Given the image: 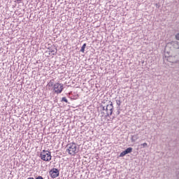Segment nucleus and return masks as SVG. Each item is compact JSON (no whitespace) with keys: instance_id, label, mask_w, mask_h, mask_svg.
Masks as SVG:
<instances>
[{"instance_id":"7ed1b4c3","label":"nucleus","mask_w":179,"mask_h":179,"mask_svg":"<svg viewBox=\"0 0 179 179\" xmlns=\"http://www.w3.org/2000/svg\"><path fill=\"white\" fill-rule=\"evenodd\" d=\"M108 103L109 104L106 105V115H105L106 118H107V117L113 115V112L114 111V106L113 105V102L111 101H109Z\"/></svg>"},{"instance_id":"f3484780","label":"nucleus","mask_w":179,"mask_h":179,"mask_svg":"<svg viewBox=\"0 0 179 179\" xmlns=\"http://www.w3.org/2000/svg\"><path fill=\"white\" fill-rule=\"evenodd\" d=\"M120 110H121V107H117V115H119V114H120Z\"/></svg>"},{"instance_id":"1a4fd4ad","label":"nucleus","mask_w":179,"mask_h":179,"mask_svg":"<svg viewBox=\"0 0 179 179\" xmlns=\"http://www.w3.org/2000/svg\"><path fill=\"white\" fill-rule=\"evenodd\" d=\"M86 45H87V44L86 43H84L83 45V46L81 47V49H80V52H85V48H86Z\"/></svg>"},{"instance_id":"39448f33","label":"nucleus","mask_w":179,"mask_h":179,"mask_svg":"<svg viewBox=\"0 0 179 179\" xmlns=\"http://www.w3.org/2000/svg\"><path fill=\"white\" fill-rule=\"evenodd\" d=\"M49 174L52 178H57V177H59V170L57 168H53L50 171Z\"/></svg>"},{"instance_id":"6ab92c4d","label":"nucleus","mask_w":179,"mask_h":179,"mask_svg":"<svg viewBox=\"0 0 179 179\" xmlns=\"http://www.w3.org/2000/svg\"><path fill=\"white\" fill-rule=\"evenodd\" d=\"M101 114H105V113L104 112H101Z\"/></svg>"},{"instance_id":"f8f14e48","label":"nucleus","mask_w":179,"mask_h":179,"mask_svg":"<svg viewBox=\"0 0 179 179\" xmlns=\"http://www.w3.org/2000/svg\"><path fill=\"white\" fill-rule=\"evenodd\" d=\"M116 103H117V106L120 107V106H121V99H116Z\"/></svg>"},{"instance_id":"423d86ee","label":"nucleus","mask_w":179,"mask_h":179,"mask_svg":"<svg viewBox=\"0 0 179 179\" xmlns=\"http://www.w3.org/2000/svg\"><path fill=\"white\" fill-rule=\"evenodd\" d=\"M134 149L131 147L127 148L124 151L122 152L119 156V157H124L126 155H129V153H132V150Z\"/></svg>"},{"instance_id":"aec40b11","label":"nucleus","mask_w":179,"mask_h":179,"mask_svg":"<svg viewBox=\"0 0 179 179\" xmlns=\"http://www.w3.org/2000/svg\"><path fill=\"white\" fill-rule=\"evenodd\" d=\"M16 1H22V0H16Z\"/></svg>"},{"instance_id":"6e6552de","label":"nucleus","mask_w":179,"mask_h":179,"mask_svg":"<svg viewBox=\"0 0 179 179\" xmlns=\"http://www.w3.org/2000/svg\"><path fill=\"white\" fill-rule=\"evenodd\" d=\"M139 139V137L138 136V134H135L134 136H131V142H136Z\"/></svg>"},{"instance_id":"20e7f679","label":"nucleus","mask_w":179,"mask_h":179,"mask_svg":"<svg viewBox=\"0 0 179 179\" xmlns=\"http://www.w3.org/2000/svg\"><path fill=\"white\" fill-rule=\"evenodd\" d=\"M53 90L55 91V93H56L57 94L62 93V90H64V85L59 84V83H56L53 85Z\"/></svg>"},{"instance_id":"a211bd4d","label":"nucleus","mask_w":179,"mask_h":179,"mask_svg":"<svg viewBox=\"0 0 179 179\" xmlns=\"http://www.w3.org/2000/svg\"><path fill=\"white\" fill-rule=\"evenodd\" d=\"M176 38L179 41V33L176 35Z\"/></svg>"},{"instance_id":"0eeeda50","label":"nucleus","mask_w":179,"mask_h":179,"mask_svg":"<svg viewBox=\"0 0 179 179\" xmlns=\"http://www.w3.org/2000/svg\"><path fill=\"white\" fill-rule=\"evenodd\" d=\"M48 50H49V52H55L52 53V55H57V48H55V46L49 47L48 48Z\"/></svg>"},{"instance_id":"f03ea898","label":"nucleus","mask_w":179,"mask_h":179,"mask_svg":"<svg viewBox=\"0 0 179 179\" xmlns=\"http://www.w3.org/2000/svg\"><path fill=\"white\" fill-rule=\"evenodd\" d=\"M41 160L43 162H50L51 160V152L48 150H43L40 155Z\"/></svg>"},{"instance_id":"9b49d317","label":"nucleus","mask_w":179,"mask_h":179,"mask_svg":"<svg viewBox=\"0 0 179 179\" xmlns=\"http://www.w3.org/2000/svg\"><path fill=\"white\" fill-rule=\"evenodd\" d=\"M54 82H52V80H50L48 83V87H52V86H54Z\"/></svg>"},{"instance_id":"9d476101","label":"nucleus","mask_w":179,"mask_h":179,"mask_svg":"<svg viewBox=\"0 0 179 179\" xmlns=\"http://www.w3.org/2000/svg\"><path fill=\"white\" fill-rule=\"evenodd\" d=\"M173 45H174L175 48L179 49V42L178 41L174 42Z\"/></svg>"},{"instance_id":"ddd939ff","label":"nucleus","mask_w":179,"mask_h":179,"mask_svg":"<svg viewBox=\"0 0 179 179\" xmlns=\"http://www.w3.org/2000/svg\"><path fill=\"white\" fill-rule=\"evenodd\" d=\"M101 107L103 111H106V112L107 111V106L101 105Z\"/></svg>"},{"instance_id":"dca6fc26","label":"nucleus","mask_w":179,"mask_h":179,"mask_svg":"<svg viewBox=\"0 0 179 179\" xmlns=\"http://www.w3.org/2000/svg\"><path fill=\"white\" fill-rule=\"evenodd\" d=\"M35 179H44V178H43V176H38L36 177Z\"/></svg>"},{"instance_id":"2eb2a0df","label":"nucleus","mask_w":179,"mask_h":179,"mask_svg":"<svg viewBox=\"0 0 179 179\" xmlns=\"http://www.w3.org/2000/svg\"><path fill=\"white\" fill-rule=\"evenodd\" d=\"M141 146H143V148H146V146H148V143H144L141 144Z\"/></svg>"},{"instance_id":"4468645a","label":"nucleus","mask_w":179,"mask_h":179,"mask_svg":"<svg viewBox=\"0 0 179 179\" xmlns=\"http://www.w3.org/2000/svg\"><path fill=\"white\" fill-rule=\"evenodd\" d=\"M62 101H64L65 103H68V99H66V97H62Z\"/></svg>"},{"instance_id":"f257e3e1","label":"nucleus","mask_w":179,"mask_h":179,"mask_svg":"<svg viewBox=\"0 0 179 179\" xmlns=\"http://www.w3.org/2000/svg\"><path fill=\"white\" fill-rule=\"evenodd\" d=\"M66 148H68L66 151L69 152V155H76V153L79 152V150H78V146H76L75 143L68 144Z\"/></svg>"}]
</instances>
